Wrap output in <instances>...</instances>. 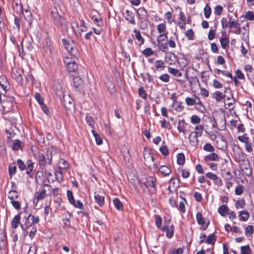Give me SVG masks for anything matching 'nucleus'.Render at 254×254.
I'll return each mask as SVG.
<instances>
[{
    "mask_svg": "<svg viewBox=\"0 0 254 254\" xmlns=\"http://www.w3.org/2000/svg\"><path fill=\"white\" fill-rule=\"evenodd\" d=\"M53 149L54 147L49 148L45 152H39L37 156V160L40 168L44 171L47 165H51L53 160Z\"/></svg>",
    "mask_w": 254,
    "mask_h": 254,
    "instance_id": "nucleus-1",
    "label": "nucleus"
},
{
    "mask_svg": "<svg viewBox=\"0 0 254 254\" xmlns=\"http://www.w3.org/2000/svg\"><path fill=\"white\" fill-rule=\"evenodd\" d=\"M62 41L64 48L67 51L70 56L75 58L78 54V50L75 47L74 41L72 38L68 37L67 38H63Z\"/></svg>",
    "mask_w": 254,
    "mask_h": 254,
    "instance_id": "nucleus-2",
    "label": "nucleus"
},
{
    "mask_svg": "<svg viewBox=\"0 0 254 254\" xmlns=\"http://www.w3.org/2000/svg\"><path fill=\"white\" fill-rule=\"evenodd\" d=\"M58 7L51 8V15L54 23L57 26H63L65 24V20L64 17L60 15L57 9Z\"/></svg>",
    "mask_w": 254,
    "mask_h": 254,
    "instance_id": "nucleus-3",
    "label": "nucleus"
},
{
    "mask_svg": "<svg viewBox=\"0 0 254 254\" xmlns=\"http://www.w3.org/2000/svg\"><path fill=\"white\" fill-rule=\"evenodd\" d=\"M156 179L153 177L149 176L147 178H142L141 180H139L138 182L141 187L144 186L146 188L152 187L153 188V192L156 191V187L155 183Z\"/></svg>",
    "mask_w": 254,
    "mask_h": 254,
    "instance_id": "nucleus-4",
    "label": "nucleus"
},
{
    "mask_svg": "<svg viewBox=\"0 0 254 254\" xmlns=\"http://www.w3.org/2000/svg\"><path fill=\"white\" fill-rule=\"evenodd\" d=\"M239 157L240 159V160L239 161L240 168H241L242 171L246 170L245 173L248 176L251 175L252 171L249 160H247L246 161L245 160L244 156L243 153H241L239 155Z\"/></svg>",
    "mask_w": 254,
    "mask_h": 254,
    "instance_id": "nucleus-5",
    "label": "nucleus"
},
{
    "mask_svg": "<svg viewBox=\"0 0 254 254\" xmlns=\"http://www.w3.org/2000/svg\"><path fill=\"white\" fill-rule=\"evenodd\" d=\"M73 56L71 58L67 57L64 60V63L66 66L67 70L69 72H75L78 68V64L74 60H72Z\"/></svg>",
    "mask_w": 254,
    "mask_h": 254,
    "instance_id": "nucleus-6",
    "label": "nucleus"
},
{
    "mask_svg": "<svg viewBox=\"0 0 254 254\" xmlns=\"http://www.w3.org/2000/svg\"><path fill=\"white\" fill-rule=\"evenodd\" d=\"M138 19L141 21H148L149 15L144 7H139L136 10Z\"/></svg>",
    "mask_w": 254,
    "mask_h": 254,
    "instance_id": "nucleus-7",
    "label": "nucleus"
},
{
    "mask_svg": "<svg viewBox=\"0 0 254 254\" xmlns=\"http://www.w3.org/2000/svg\"><path fill=\"white\" fill-rule=\"evenodd\" d=\"M165 62L170 65L173 64L176 62H178V58L172 52H166L165 56Z\"/></svg>",
    "mask_w": 254,
    "mask_h": 254,
    "instance_id": "nucleus-8",
    "label": "nucleus"
},
{
    "mask_svg": "<svg viewBox=\"0 0 254 254\" xmlns=\"http://www.w3.org/2000/svg\"><path fill=\"white\" fill-rule=\"evenodd\" d=\"M61 101L66 111H70L73 107V100L69 95H66Z\"/></svg>",
    "mask_w": 254,
    "mask_h": 254,
    "instance_id": "nucleus-9",
    "label": "nucleus"
},
{
    "mask_svg": "<svg viewBox=\"0 0 254 254\" xmlns=\"http://www.w3.org/2000/svg\"><path fill=\"white\" fill-rule=\"evenodd\" d=\"M73 85L76 90L79 92L83 89V81L79 76H76L73 77Z\"/></svg>",
    "mask_w": 254,
    "mask_h": 254,
    "instance_id": "nucleus-10",
    "label": "nucleus"
},
{
    "mask_svg": "<svg viewBox=\"0 0 254 254\" xmlns=\"http://www.w3.org/2000/svg\"><path fill=\"white\" fill-rule=\"evenodd\" d=\"M24 214H26V210L21 212L19 214H17L15 215L12 220L11 221V227L13 229H16L17 228L19 224H20V215H23Z\"/></svg>",
    "mask_w": 254,
    "mask_h": 254,
    "instance_id": "nucleus-11",
    "label": "nucleus"
},
{
    "mask_svg": "<svg viewBox=\"0 0 254 254\" xmlns=\"http://www.w3.org/2000/svg\"><path fill=\"white\" fill-rule=\"evenodd\" d=\"M126 15L125 17L126 19L132 25H135V20L134 19V14L133 12L130 10L127 9L126 10Z\"/></svg>",
    "mask_w": 254,
    "mask_h": 254,
    "instance_id": "nucleus-12",
    "label": "nucleus"
},
{
    "mask_svg": "<svg viewBox=\"0 0 254 254\" xmlns=\"http://www.w3.org/2000/svg\"><path fill=\"white\" fill-rule=\"evenodd\" d=\"M94 199L95 202L100 206L102 207L105 204L104 196L100 195L96 192L94 193Z\"/></svg>",
    "mask_w": 254,
    "mask_h": 254,
    "instance_id": "nucleus-13",
    "label": "nucleus"
},
{
    "mask_svg": "<svg viewBox=\"0 0 254 254\" xmlns=\"http://www.w3.org/2000/svg\"><path fill=\"white\" fill-rule=\"evenodd\" d=\"M204 160L206 162H209L211 161H218L219 156L215 153H211L204 157Z\"/></svg>",
    "mask_w": 254,
    "mask_h": 254,
    "instance_id": "nucleus-14",
    "label": "nucleus"
},
{
    "mask_svg": "<svg viewBox=\"0 0 254 254\" xmlns=\"http://www.w3.org/2000/svg\"><path fill=\"white\" fill-rule=\"evenodd\" d=\"M239 220L240 221H246L248 220L250 214L247 210H242L239 212Z\"/></svg>",
    "mask_w": 254,
    "mask_h": 254,
    "instance_id": "nucleus-15",
    "label": "nucleus"
},
{
    "mask_svg": "<svg viewBox=\"0 0 254 254\" xmlns=\"http://www.w3.org/2000/svg\"><path fill=\"white\" fill-rule=\"evenodd\" d=\"M13 9L16 13L18 14L23 13L24 10L23 5L21 3L15 2L14 4L13 5Z\"/></svg>",
    "mask_w": 254,
    "mask_h": 254,
    "instance_id": "nucleus-16",
    "label": "nucleus"
},
{
    "mask_svg": "<svg viewBox=\"0 0 254 254\" xmlns=\"http://www.w3.org/2000/svg\"><path fill=\"white\" fill-rule=\"evenodd\" d=\"M46 195V191L45 189H43L40 192H36L35 193V197L37 201H39L45 198Z\"/></svg>",
    "mask_w": 254,
    "mask_h": 254,
    "instance_id": "nucleus-17",
    "label": "nucleus"
},
{
    "mask_svg": "<svg viewBox=\"0 0 254 254\" xmlns=\"http://www.w3.org/2000/svg\"><path fill=\"white\" fill-rule=\"evenodd\" d=\"M185 124H186V123L184 120H182L179 121L177 129L180 132H182L184 134L186 133V130L185 129Z\"/></svg>",
    "mask_w": 254,
    "mask_h": 254,
    "instance_id": "nucleus-18",
    "label": "nucleus"
},
{
    "mask_svg": "<svg viewBox=\"0 0 254 254\" xmlns=\"http://www.w3.org/2000/svg\"><path fill=\"white\" fill-rule=\"evenodd\" d=\"M133 32L135 34V37L139 42V46H141L144 43V39L141 35L140 32L137 29H134Z\"/></svg>",
    "mask_w": 254,
    "mask_h": 254,
    "instance_id": "nucleus-19",
    "label": "nucleus"
},
{
    "mask_svg": "<svg viewBox=\"0 0 254 254\" xmlns=\"http://www.w3.org/2000/svg\"><path fill=\"white\" fill-rule=\"evenodd\" d=\"M7 244V237L6 233L3 232L0 237V250H3Z\"/></svg>",
    "mask_w": 254,
    "mask_h": 254,
    "instance_id": "nucleus-20",
    "label": "nucleus"
},
{
    "mask_svg": "<svg viewBox=\"0 0 254 254\" xmlns=\"http://www.w3.org/2000/svg\"><path fill=\"white\" fill-rule=\"evenodd\" d=\"M229 209L228 207L225 204L221 205L218 209L219 213L222 216H225L228 213Z\"/></svg>",
    "mask_w": 254,
    "mask_h": 254,
    "instance_id": "nucleus-21",
    "label": "nucleus"
},
{
    "mask_svg": "<svg viewBox=\"0 0 254 254\" xmlns=\"http://www.w3.org/2000/svg\"><path fill=\"white\" fill-rule=\"evenodd\" d=\"M106 85L108 90L111 94H114L115 92V86L113 81L108 80Z\"/></svg>",
    "mask_w": 254,
    "mask_h": 254,
    "instance_id": "nucleus-22",
    "label": "nucleus"
},
{
    "mask_svg": "<svg viewBox=\"0 0 254 254\" xmlns=\"http://www.w3.org/2000/svg\"><path fill=\"white\" fill-rule=\"evenodd\" d=\"M158 170L164 176H168L171 173V169L165 165L161 166Z\"/></svg>",
    "mask_w": 254,
    "mask_h": 254,
    "instance_id": "nucleus-23",
    "label": "nucleus"
},
{
    "mask_svg": "<svg viewBox=\"0 0 254 254\" xmlns=\"http://www.w3.org/2000/svg\"><path fill=\"white\" fill-rule=\"evenodd\" d=\"M23 145V142H22L19 139H16L13 142L12 148L13 150L17 151L19 149H21Z\"/></svg>",
    "mask_w": 254,
    "mask_h": 254,
    "instance_id": "nucleus-24",
    "label": "nucleus"
},
{
    "mask_svg": "<svg viewBox=\"0 0 254 254\" xmlns=\"http://www.w3.org/2000/svg\"><path fill=\"white\" fill-rule=\"evenodd\" d=\"M168 72L173 75L175 77H181L182 76V73L178 69L169 67Z\"/></svg>",
    "mask_w": 254,
    "mask_h": 254,
    "instance_id": "nucleus-25",
    "label": "nucleus"
},
{
    "mask_svg": "<svg viewBox=\"0 0 254 254\" xmlns=\"http://www.w3.org/2000/svg\"><path fill=\"white\" fill-rule=\"evenodd\" d=\"M113 204L115 207V208L118 210V211H122L123 209V204L122 202L121 201V200L118 198H115L113 200Z\"/></svg>",
    "mask_w": 254,
    "mask_h": 254,
    "instance_id": "nucleus-26",
    "label": "nucleus"
},
{
    "mask_svg": "<svg viewBox=\"0 0 254 254\" xmlns=\"http://www.w3.org/2000/svg\"><path fill=\"white\" fill-rule=\"evenodd\" d=\"M155 67L156 68V70L161 71L165 69L166 66L163 61L162 60H158L155 62Z\"/></svg>",
    "mask_w": 254,
    "mask_h": 254,
    "instance_id": "nucleus-27",
    "label": "nucleus"
},
{
    "mask_svg": "<svg viewBox=\"0 0 254 254\" xmlns=\"http://www.w3.org/2000/svg\"><path fill=\"white\" fill-rule=\"evenodd\" d=\"M217 237L215 235L214 233L209 235L205 242L208 244L214 245L216 241Z\"/></svg>",
    "mask_w": 254,
    "mask_h": 254,
    "instance_id": "nucleus-28",
    "label": "nucleus"
},
{
    "mask_svg": "<svg viewBox=\"0 0 254 254\" xmlns=\"http://www.w3.org/2000/svg\"><path fill=\"white\" fill-rule=\"evenodd\" d=\"M213 97L217 102H220L223 98H225V95L223 93L217 91L213 94Z\"/></svg>",
    "mask_w": 254,
    "mask_h": 254,
    "instance_id": "nucleus-29",
    "label": "nucleus"
},
{
    "mask_svg": "<svg viewBox=\"0 0 254 254\" xmlns=\"http://www.w3.org/2000/svg\"><path fill=\"white\" fill-rule=\"evenodd\" d=\"M182 57L180 58L179 59H178V63L179 64V65H180V66H181L182 68H184L188 65V62L187 61V59L185 56V55L183 54H182Z\"/></svg>",
    "mask_w": 254,
    "mask_h": 254,
    "instance_id": "nucleus-30",
    "label": "nucleus"
},
{
    "mask_svg": "<svg viewBox=\"0 0 254 254\" xmlns=\"http://www.w3.org/2000/svg\"><path fill=\"white\" fill-rule=\"evenodd\" d=\"M196 219L197 223L199 225H202V224H205V222L203 217L202 214L200 212H197L196 214Z\"/></svg>",
    "mask_w": 254,
    "mask_h": 254,
    "instance_id": "nucleus-31",
    "label": "nucleus"
},
{
    "mask_svg": "<svg viewBox=\"0 0 254 254\" xmlns=\"http://www.w3.org/2000/svg\"><path fill=\"white\" fill-rule=\"evenodd\" d=\"M177 164L179 165H183L185 162V155L183 153H178L177 155Z\"/></svg>",
    "mask_w": 254,
    "mask_h": 254,
    "instance_id": "nucleus-32",
    "label": "nucleus"
},
{
    "mask_svg": "<svg viewBox=\"0 0 254 254\" xmlns=\"http://www.w3.org/2000/svg\"><path fill=\"white\" fill-rule=\"evenodd\" d=\"M85 120H86L87 124L90 127H91L92 128H94L95 122L93 118L91 116L87 114L86 116Z\"/></svg>",
    "mask_w": 254,
    "mask_h": 254,
    "instance_id": "nucleus-33",
    "label": "nucleus"
},
{
    "mask_svg": "<svg viewBox=\"0 0 254 254\" xmlns=\"http://www.w3.org/2000/svg\"><path fill=\"white\" fill-rule=\"evenodd\" d=\"M16 166L14 164H10L8 166V173L10 178H11L16 173Z\"/></svg>",
    "mask_w": 254,
    "mask_h": 254,
    "instance_id": "nucleus-34",
    "label": "nucleus"
},
{
    "mask_svg": "<svg viewBox=\"0 0 254 254\" xmlns=\"http://www.w3.org/2000/svg\"><path fill=\"white\" fill-rule=\"evenodd\" d=\"M204 14L206 18H209L211 14V8L209 4L207 3L204 8Z\"/></svg>",
    "mask_w": 254,
    "mask_h": 254,
    "instance_id": "nucleus-35",
    "label": "nucleus"
},
{
    "mask_svg": "<svg viewBox=\"0 0 254 254\" xmlns=\"http://www.w3.org/2000/svg\"><path fill=\"white\" fill-rule=\"evenodd\" d=\"M190 86L192 85H196L198 84L200 86V83L198 79L196 76H191L188 78Z\"/></svg>",
    "mask_w": 254,
    "mask_h": 254,
    "instance_id": "nucleus-36",
    "label": "nucleus"
},
{
    "mask_svg": "<svg viewBox=\"0 0 254 254\" xmlns=\"http://www.w3.org/2000/svg\"><path fill=\"white\" fill-rule=\"evenodd\" d=\"M32 215L31 214H29L28 216L24 215V217L25 219V226L27 228H29L33 225L32 223Z\"/></svg>",
    "mask_w": 254,
    "mask_h": 254,
    "instance_id": "nucleus-37",
    "label": "nucleus"
},
{
    "mask_svg": "<svg viewBox=\"0 0 254 254\" xmlns=\"http://www.w3.org/2000/svg\"><path fill=\"white\" fill-rule=\"evenodd\" d=\"M25 13H23L25 19L28 22H31L32 20V15L31 11L28 9H24Z\"/></svg>",
    "mask_w": 254,
    "mask_h": 254,
    "instance_id": "nucleus-38",
    "label": "nucleus"
},
{
    "mask_svg": "<svg viewBox=\"0 0 254 254\" xmlns=\"http://www.w3.org/2000/svg\"><path fill=\"white\" fill-rule=\"evenodd\" d=\"M195 131L191 132L190 135L192 134H196L199 135V136H201L202 134V132L203 130V127L201 125L196 126L195 127Z\"/></svg>",
    "mask_w": 254,
    "mask_h": 254,
    "instance_id": "nucleus-39",
    "label": "nucleus"
},
{
    "mask_svg": "<svg viewBox=\"0 0 254 254\" xmlns=\"http://www.w3.org/2000/svg\"><path fill=\"white\" fill-rule=\"evenodd\" d=\"M254 232V227L252 225H248L245 227V234L247 237L250 236Z\"/></svg>",
    "mask_w": 254,
    "mask_h": 254,
    "instance_id": "nucleus-40",
    "label": "nucleus"
},
{
    "mask_svg": "<svg viewBox=\"0 0 254 254\" xmlns=\"http://www.w3.org/2000/svg\"><path fill=\"white\" fill-rule=\"evenodd\" d=\"M8 197L10 200H14L15 198H17L18 197L17 191L15 190H10L8 192Z\"/></svg>",
    "mask_w": 254,
    "mask_h": 254,
    "instance_id": "nucleus-41",
    "label": "nucleus"
},
{
    "mask_svg": "<svg viewBox=\"0 0 254 254\" xmlns=\"http://www.w3.org/2000/svg\"><path fill=\"white\" fill-rule=\"evenodd\" d=\"M241 254H251L252 250L249 245L242 246L241 247Z\"/></svg>",
    "mask_w": 254,
    "mask_h": 254,
    "instance_id": "nucleus-42",
    "label": "nucleus"
},
{
    "mask_svg": "<svg viewBox=\"0 0 254 254\" xmlns=\"http://www.w3.org/2000/svg\"><path fill=\"white\" fill-rule=\"evenodd\" d=\"M220 42L221 44V46L223 49H225L227 46L229 44V38L226 37H223L220 38Z\"/></svg>",
    "mask_w": 254,
    "mask_h": 254,
    "instance_id": "nucleus-43",
    "label": "nucleus"
},
{
    "mask_svg": "<svg viewBox=\"0 0 254 254\" xmlns=\"http://www.w3.org/2000/svg\"><path fill=\"white\" fill-rule=\"evenodd\" d=\"M158 47L159 49L163 52H165L168 50V44L167 43L163 44L159 40H157Z\"/></svg>",
    "mask_w": 254,
    "mask_h": 254,
    "instance_id": "nucleus-44",
    "label": "nucleus"
},
{
    "mask_svg": "<svg viewBox=\"0 0 254 254\" xmlns=\"http://www.w3.org/2000/svg\"><path fill=\"white\" fill-rule=\"evenodd\" d=\"M92 19L98 27H101L103 25L102 17H100L99 18H97L95 15H94L92 17Z\"/></svg>",
    "mask_w": 254,
    "mask_h": 254,
    "instance_id": "nucleus-45",
    "label": "nucleus"
},
{
    "mask_svg": "<svg viewBox=\"0 0 254 254\" xmlns=\"http://www.w3.org/2000/svg\"><path fill=\"white\" fill-rule=\"evenodd\" d=\"M155 225L156 227L160 229L161 230V225L162 223V219L161 217L159 215H155Z\"/></svg>",
    "mask_w": 254,
    "mask_h": 254,
    "instance_id": "nucleus-46",
    "label": "nucleus"
},
{
    "mask_svg": "<svg viewBox=\"0 0 254 254\" xmlns=\"http://www.w3.org/2000/svg\"><path fill=\"white\" fill-rule=\"evenodd\" d=\"M138 94L139 96L141 97L143 99H146L147 94L146 93V91L144 90V88L141 86L138 89Z\"/></svg>",
    "mask_w": 254,
    "mask_h": 254,
    "instance_id": "nucleus-47",
    "label": "nucleus"
},
{
    "mask_svg": "<svg viewBox=\"0 0 254 254\" xmlns=\"http://www.w3.org/2000/svg\"><path fill=\"white\" fill-rule=\"evenodd\" d=\"M27 162H28V163L27 166V170L26 173L29 176H31V173L32 172L34 167L33 163L32 162L31 160H28Z\"/></svg>",
    "mask_w": 254,
    "mask_h": 254,
    "instance_id": "nucleus-48",
    "label": "nucleus"
},
{
    "mask_svg": "<svg viewBox=\"0 0 254 254\" xmlns=\"http://www.w3.org/2000/svg\"><path fill=\"white\" fill-rule=\"evenodd\" d=\"M235 28V29L231 30V32L232 33L237 35H239L241 33V27L239 23L238 22L234 26H233V28Z\"/></svg>",
    "mask_w": 254,
    "mask_h": 254,
    "instance_id": "nucleus-49",
    "label": "nucleus"
},
{
    "mask_svg": "<svg viewBox=\"0 0 254 254\" xmlns=\"http://www.w3.org/2000/svg\"><path fill=\"white\" fill-rule=\"evenodd\" d=\"M191 135L190 134L189 135V139L190 143H192V145L193 146H197L198 144V140L197 139L198 136H199L198 135L196 134H194V135L192 137V138H191L190 136Z\"/></svg>",
    "mask_w": 254,
    "mask_h": 254,
    "instance_id": "nucleus-50",
    "label": "nucleus"
},
{
    "mask_svg": "<svg viewBox=\"0 0 254 254\" xmlns=\"http://www.w3.org/2000/svg\"><path fill=\"white\" fill-rule=\"evenodd\" d=\"M185 35L189 40H193L194 38V33L191 29L187 30L185 33Z\"/></svg>",
    "mask_w": 254,
    "mask_h": 254,
    "instance_id": "nucleus-51",
    "label": "nucleus"
},
{
    "mask_svg": "<svg viewBox=\"0 0 254 254\" xmlns=\"http://www.w3.org/2000/svg\"><path fill=\"white\" fill-rule=\"evenodd\" d=\"M245 205L246 201L244 198L237 200L235 203V207L237 209H238L239 207L243 208Z\"/></svg>",
    "mask_w": 254,
    "mask_h": 254,
    "instance_id": "nucleus-52",
    "label": "nucleus"
},
{
    "mask_svg": "<svg viewBox=\"0 0 254 254\" xmlns=\"http://www.w3.org/2000/svg\"><path fill=\"white\" fill-rule=\"evenodd\" d=\"M200 121V118L197 115H193L190 118V122L193 124H199Z\"/></svg>",
    "mask_w": 254,
    "mask_h": 254,
    "instance_id": "nucleus-53",
    "label": "nucleus"
},
{
    "mask_svg": "<svg viewBox=\"0 0 254 254\" xmlns=\"http://www.w3.org/2000/svg\"><path fill=\"white\" fill-rule=\"evenodd\" d=\"M203 149L207 152H212L214 151V147L210 143H207L203 146Z\"/></svg>",
    "mask_w": 254,
    "mask_h": 254,
    "instance_id": "nucleus-54",
    "label": "nucleus"
},
{
    "mask_svg": "<svg viewBox=\"0 0 254 254\" xmlns=\"http://www.w3.org/2000/svg\"><path fill=\"white\" fill-rule=\"evenodd\" d=\"M67 196L68 200L70 204H73L74 198L73 197L72 191L70 190H67Z\"/></svg>",
    "mask_w": 254,
    "mask_h": 254,
    "instance_id": "nucleus-55",
    "label": "nucleus"
},
{
    "mask_svg": "<svg viewBox=\"0 0 254 254\" xmlns=\"http://www.w3.org/2000/svg\"><path fill=\"white\" fill-rule=\"evenodd\" d=\"M184 249L179 248L177 249H172L169 251L168 254H182L183 253Z\"/></svg>",
    "mask_w": 254,
    "mask_h": 254,
    "instance_id": "nucleus-56",
    "label": "nucleus"
},
{
    "mask_svg": "<svg viewBox=\"0 0 254 254\" xmlns=\"http://www.w3.org/2000/svg\"><path fill=\"white\" fill-rule=\"evenodd\" d=\"M166 29V24L164 23H160L157 25V30L160 34L163 33Z\"/></svg>",
    "mask_w": 254,
    "mask_h": 254,
    "instance_id": "nucleus-57",
    "label": "nucleus"
},
{
    "mask_svg": "<svg viewBox=\"0 0 254 254\" xmlns=\"http://www.w3.org/2000/svg\"><path fill=\"white\" fill-rule=\"evenodd\" d=\"M223 10V8L220 5H217L214 8V13L215 15L218 16H219L222 14Z\"/></svg>",
    "mask_w": 254,
    "mask_h": 254,
    "instance_id": "nucleus-58",
    "label": "nucleus"
},
{
    "mask_svg": "<svg viewBox=\"0 0 254 254\" xmlns=\"http://www.w3.org/2000/svg\"><path fill=\"white\" fill-rule=\"evenodd\" d=\"M142 53L145 57H149L152 55L154 53L151 48H147L142 52Z\"/></svg>",
    "mask_w": 254,
    "mask_h": 254,
    "instance_id": "nucleus-59",
    "label": "nucleus"
},
{
    "mask_svg": "<svg viewBox=\"0 0 254 254\" xmlns=\"http://www.w3.org/2000/svg\"><path fill=\"white\" fill-rule=\"evenodd\" d=\"M17 163L18 164V168L20 170L23 171L26 169V165L25 164L24 162L21 159H18L17 160Z\"/></svg>",
    "mask_w": 254,
    "mask_h": 254,
    "instance_id": "nucleus-60",
    "label": "nucleus"
},
{
    "mask_svg": "<svg viewBox=\"0 0 254 254\" xmlns=\"http://www.w3.org/2000/svg\"><path fill=\"white\" fill-rule=\"evenodd\" d=\"M35 98L40 106L44 103V99L42 97L40 93H36L35 94Z\"/></svg>",
    "mask_w": 254,
    "mask_h": 254,
    "instance_id": "nucleus-61",
    "label": "nucleus"
},
{
    "mask_svg": "<svg viewBox=\"0 0 254 254\" xmlns=\"http://www.w3.org/2000/svg\"><path fill=\"white\" fill-rule=\"evenodd\" d=\"M244 191V187L241 185H238L235 189V194L238 195H241Z\"/></svg>",
    "mask_w": 254,
    "mask_h": 254,
    "instance_id": "nucleus-62",
    "label": "nucleus"
},
{
    "mask_svg": "<svg viewBox=\"0 0 254 254\" xmlns=\"http://www.w3.org/2000/svg\"><path fill=\"white\" fill-rule=\"evenodd\" d=\"M245 17L248 20L253 21L254 20V12L252 11H248L247 12Z\"/></svg>",
    "mask_w": 254,
    "mask_h": 254,
    "instance_id": "nucleus-63",
    "label": "nucleus"
},
{
    "mask_svg": "<svg viewBox=\"0 0 254 254\" xmlns=\"http://www.w3.org/2000/svg\"><path fill=\"white\" fill-rule=\"evenodd\" d=\"M37 247L34 244L30 247L27 254H37Z\"/></svg>",
    "mask_w": 254,
    "mask_h": 254,
    "instance_id": "nucleus-64",
    "label": "nucleus"
}]
</instances>
